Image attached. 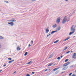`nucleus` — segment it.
I'll use <instances>...</instances> for the list:
<instances>
[{"label": "nucleus", "instance_id": "51", "mask_svg": "<svg viewBox=\"0 0 76 76\" xmlns=\"http://www.w3.org/2000/svg\"><path fill=\"white\" fill-rule=\"evenodd\" d=\"M69 20H68L67 22H69Z\"/></svg>", "mask_w": 76, "mask_h": 76}, {"label": "nucleus", "instance_id": "40", "mask_svg": "<svg viewBox=\"0 0 76 76\" xmlns=\"http://www.w3.org/2000/svg\"><path fill=\"white\" fill-rule=\"evenodd\" d=\"M32 74H34V73H35V72H32Z\"/></svg>", "mask_w": 76, "mask_h": 76}, {"label": "nucleus", "instance_id": "53", "mask_svg": "<svg viewBox=\"0 0 76 76\" xmlns=\"http://www.w3.org/2000/svg\"><path fill=\"white\" fill-rule=\"evenodd\" d=\"M67 16H66V17Z\"/></svg>", "mask_w": 76, "mask_h": 76}, {"label": "nucleus", "instance_id": "19", "mask_svg": "<svg viewBox=\"0 0 76 76\" xmlns=\"http://www.w3.org/2000/svg\"><path fill=\"white\" fill-rule=\"evenodd\" d=\"M53 54H54V53H53L50 56V57H53Z\"/></svg>", "mask_w": 76, "mask_h": 76}, {"label": "nucleus", "instance_id": "36", "mask_svg": "<svg viewBox=\"0 0 76 76\" xmlns=\"http://www.w3.org/2000/svg\"><path fill=\"white\" fill-rule=\"evenodd\" d=\"M36 0H32V1H36Z\"/></svg>", "mask_w": 76, "mask_h": 76}, {"label": "nucleus", "instance_id": "43", "mask_svg": "<svg viewBox=\"0 0 76 76\" xmlns=\"http://www.w3.org/2000/svg\"><path fill=\"white\" fill-rule=\"evenodd\" d=\"M63 57V55H62L60 57Z\"/></svg>", "mask_w": 76, "mask_h": 76}, {"label": "nucleus", "instance_id": "26", "mask_svg": "<svg viewBox=\"0 0 76 76\" xmlns=\"http://www.w3.org/2000/svg\"><path fill=\"white\" fill-rule=\"evenodd\" d=\"M70 51H68V52H67L66 53V54H69V53H70Z\"/></svg>", "mask_w": 76, "mask_h": 76}, {"label": "nucleus", "instance_id": "5", "mask_svg": "<svg viewBox=\"0 0 76 76\" xmlns=\"http://www.w3.org/2000/svg\"><path fill=\"white\" fill-rule=\"evenodd\" d=\"M9 25H11V26H13L14 23H13L11 22L10 23H8Z\"/></svg>", "mask_w": 76, "mask_h": 76}, {"label": "nucleus", "instance_id": "42", "mask_svg": "<svg viewBox=\"0 0 76 76\" xmlns=\"http://www.w3.org/2000/svg\"><path fill=\"white\" fill-rule=\"evenodd\" d=\"M66 1H68L69 0H65Z\"/></svg>", "mask_w": 76, "mask_h": 76}, {"label": "nucleus", "instance_id": "12", "mask_svg": "<svg viewBox=\"0 0 76 76\" xmlns=\"http://www.w3.org/2000/svg\"><path fill=\"white\" fill-rule=\"evenodd\" d=\"M57 29L58 31H60V29H61V27H60V26L58 27L57 28Z\"/></svg>", "mask_w": 76, "mask_h": 76}, {"label": "nucleus", "instance_id": "18", "mask_svg": "<svg viewBox=\"0 0 76 76\" xmlns=\"http://www.w3.org/2000/svg\"><path fill=\"white\" fill-rule=\"evenodd\" d=\"M52 65H53V63H50L48 65V67H50V66H52Z\"/></svg>", "mask_w": 76, "mask_h": 76}, {"label": "nucleus", "instance_id": "49", "mask_svg": "<svg viewBox=\"0 0 76 76\" xmlns=\"http://www.w3.org/2000/svg\"><path fill=\"white\" fill-rule=\"evenodd\" d=\"M56 65V64H54L53 65V66H55Z\"/></svg>", "mask_w": 76, "mask_h": 76}, {"label": "nucleus", "instance_id": "45", "mask_svg": "<svg viewBox=\"0 0 76 76\" xmlns=\"http://www.w3.org/2000/svg\"><path fill=\"white\" fill-rule=\"evenodd\" d=\"M75 37H76L75 36H74L73 37V38H75Z\"/></svg>", "mask_w": 76, "mask_h": 76}, {"label": "nucleus", "instance_id": "15", "mask_svg": "<svg viewBox=\"0 0 76 76\" xmlns=\"http://www.w3.org/2000/svg\"><path fill=\"white\" fill-rule=\"evenodd\" d=\"M31 63H32V61H30L28 62V63H27L26 64H31Z\"/></svg>", "mask_w": 76, "mask_h": 76}, {"label": "nucleus", "instance_id": "33", "mask_svg": "<svg viewBox=\"0 0 76 76\" xmlns=\"http://www.w3.org/2000/svg\"><path fill=\"white\" fill-rule=\"evenodd\" d=\"M72 73H70L69 75V76H71L72 75Z\"/></svg>", "mask_w": 76, "mask_h": 76}, {"label": "nucleus", "instance_id": "16", "mask_svg": "<svg viewBox=\"0 0 76 76\" xmlns=\"http://www.w3.org/2000/svg\"><path fill=\"white\" fill-rule=\"evenodd\" d=\"M58 68H55L53 69V71H56V70H58Z\"/></svg>", "mask_w": 76, "mask_h": 76}, {"label": "nucleus", "instance_id": "9", "mask_svg": "<svg viewBox=\"0 0 76 76\" xmlns=\"http://www.w3.org/2000/svg\"><path fill=\"white\" fill-rule=\"evenodd\" d=\"M17 51H19V50H20V48L19 46H18L17 47Z\"/></svg>", "mask_w": 76, "mask_h": 76}, {"label": "nucleus", "instance_id": "7", "mask_svg": "<svg viewBox=\"0 0 76 76\" xmlns=\"http://www.w3.org/2000/svg\"><path fill=\"white\" fill-rule=\"evenodd\" d=\"M70 38V37H68L66 39H65L64 40V41H67V40H68V39H69Z\"/></svg>", "mask_w": 76, "mask_h": 76}, {"label": "nucleus", "instance_id": "23", "mask_svg": "<svg viewBox=\"0 0 76 76\" xmlns=\"http://www.w3.org/2000/svg\"><path fill=\"white\" fill-rule=\"evenodd\" d=\"M67 47H65L64 48V49L63 50V51H64V50H66V49H67Z\"/></svg>", "mask_w": 76, "mask_h": 76}, {"label": "nucleus", "instance_id": "2", "mask_svg": "<svg viewBox=\"0 0 76 76\" xmlns=\"http://www.w3.org/2000/svg\"><path fill=\"white\" fill-rule=\"evenodd\" d=\"M74 26V25H72V26L71 30V31H72V32H70L69 33V35H72V34H73V33H74L75 32V28H73Z\"/></svg>", "mask_w": 76, "mask_h": 76}, {"label": "nucleus", "instance_id": "48", "mask_svg": "<svg viewBox=\"0 0 76 76\" xmlns=\"http://www.w3.org/2000/svg\"><path fill=\"white\" fill-rule=\"evenodd\" d=\"M2 70H0V72H2Z\"/></svg>", "mask_w": 76, "mask_h": 76}, {"label": "nucleus", "instance_id": "29", "mask_svg": "<svg viewBox=\"0 0 76 76\" xmlns=\"http://www.w3.org/2000/svg\"><path fill=\"white\" fill-rule=\"evenodd\" d=\"M26 76H30V75H29V74H27L26 75Z\"/></svg>", "mask_w": 76, "mask_h": 76}, {"label": "nucleus", "instance_id": "32", "mask_svg": "<svg viewBox=\"0 0 76 76\" xmlns=\"http://www.w3.org/2000/svg\"><path fill=\"white\" fill-rule=\"evenodd\" d=\"M58 60H60V57H58L57 58Z\"/></svg>", "mask_w": 76, "mask_h": 76}, {"label": "nucleus", "instance_id": "31", "mask_svg": "<svg viewBox=\"0 0 76 76\" xmlns=\"http://www.w3.org/2000/svg\"><path fill=\"white\" fill-rule=\"evenodd\" d=\"M48 70V69H46V70H45V72H47V70Z\"/></svg>", "mask_w": 76, "mask_h": 76}, {"label": "nucleus", "instance_id": "28", "mask_svg": "<svg viewBox=\"0 0 76 76\" xmlns=\"http://www.w3.org/2000/svg\"><path fill=\"white\" fill-rule=\"evenodd\" d=\"M75 12H73V13L70 14V15H71V14H72L73 15V14H74V13H75Z\"/></svg>", "mask_w": 76, "mask_h": 76}, {"label": "nucleus", "instance_id": "3", "mask_svg": "<svg viewBox=\"0 0 76 76\" xmlns=\"http://www.w3.org/2000/svg\"><path fill=\"white\" fill-rule=\"evenodd\" d=\"M61 20V18H60V17H58V18H57L56 20V22L57 23H60V22Z\"/></svg>", "mask_w": 76, "mask_h": 76}, {"label": "nucleus", "instance_id": "39", "mask_svg": "<svg viewBox=\"0 0 76 76\" xmlns=\"http://www.w3.org/2000/svg\"><path fill=\"white\" fill-rule=\"evenodd\" d=\"M31 45L29 44L28 45V47H31Z\"/></svg>", "mask_w": 76, "mask_h": 76}, {"label": "nucleus", "instance_id": "41", "mask_svg": "<svg viewBox=\"0 0 76 76\" xmlns=\"http://www.w3.org/2000/svg\"><path fill=\"white\" fill-rule=\"evenodd\" d=\"M16 71H15L14 73H13V74H15V73H16Z\"/></svg>", "mask_w": 76, "mask_h": 76}, {"label": "nucleus", "instance_id": "52", "mask_svg": "<svg viewBox=\"0 0 76 76\" xmlns=\"http://www.w3.org/2000/svg\"><path fill=\"white\" fill-rule=\"evenodd\" d=\"M12 19H14V18H12Z\"/></svg>", "mask_w": 76, "mask_h": 76}, {"label": "nucleus", "instance_id": "17", "mask_svg": "<svg viewBox=\"0 0 76 76\" xmlns=\"http://www.w3.org/2000/svg\"><path fill=\"white\" fill-rule=\"evenodd\" d=\"M59 41V40H56V41H55L54 42V43L55 44H56L57 42H58Z\"/></svg>", "mask_w": 76, "mask_h": 76}, {"label": "nucleus", "instance_id": "22", "mask_svg": "<svg viewBox=\"0 0 76 76\" xmlns=\"http://www.w3.org/2000/svg\"><path fill=\"white\" fill-rule=\"evenodd\" d=\"M0 39H4V37L0 36Z\"/></svg>", "mask_w": 76, "mask_h": 76}, {"label": "nucleus", "instance_id": "20", "mask_svg": "<svg viewBox=\"0 0 76 76\" xmlns=\"http://www.w3.org/2000/svg\"><path fill=\"white\" fill-rule=\"evenodd\" d=\"M68 61H69V59H67L66 60H65V63H66V62H67Z\"/></svg>", "mask_w": 76, "mask_h": 76}, {"label": "nucleus", "instance_id": "37", "mask_svg": "<svg viewBox=\"0 0 76 76\" xmlns=\"http://www.w3.org/2000/svg\"><path fill=\"white\" fill-rule=\"evenodd\" d=\"M48 69V70H49V71H50L51 70L50 69Z\"/></svg>", "mask_w": 76, "mask_h": 76}, {"label": "nucleus", "instance_id": "21", "mask_svg": "<svg viewBox=\"0 0 76 76\" xmlns=\"http://www.w3.org/2000/svg\"><path fill=\"white\" fill-rule=\"evenodd\" d=\"M27 54H28V52H26L25 53V54H24V56H26V55H27Z\"/></svg>", "mask_w": 76, "mask_h": 76}, {"label": "nucleus", "instance_id": "14", "mask_svg": "<svg viewBox=\"0 0 76 76\" xmlns=\"http://www.w3.org/2000/svg\"><path fill=\"white\" fill-rule=\"evenodd\" d=\"M13 61H14V60H13L12 61H10L9 62V64L12 63V62Z\"/></svg>", "mask_w": 76, "mask_h": 76}, {"label": "nucleus", "instance_id": "34", "mask_svg": "<svg viewBox=\"0 0 76 76\" xmlns=\"http://www.w3.org/2000/svg\"><path fill=\"white\" fill-rule=\"evenodd\" d=\"M72 15H73V14H72V15H69V17H70L71 16H72Z\"/></svg>", "mask_w": 76, "mask_h": 76}, {"label": "nucleus", "instance_id": "38", "mask_svg": "<svg viewBox=\"0 0 76 76\" xmlns=\"http://www.w3.org/2000/svg\"><path fill=\"white\" fill-rule=\"evenodd\" d=\"M6 66V64H4V67H5Z\"/></svg>", "mask_w": 76, "mask_h": 76}, {"label": "nucleus", "instance_id": "27", "mask_svg": "<svg viewBox=\"0 0 76 76\" xmlns=\"http://www.w3.org/2000/svg\"><path fill=\"white\" fill-rule=\"evenodd\" d=\"M5 2L7 3H9V1H5Z\"/></svg>", "mask_w": 76, "mask_h": 76}, {"label": "nucleus", "instance_id": "44", "mask_svg": "<svg viewBox=\"0 0 76 76\" xmlns=\"http://www.w3.org/2000/svg\"><path fill=\"white\" fill-rule=\"evenodd\" d=\"M49 36V35H48V34L47 35V37H48Z\"/></svg>", "mask_w": 76, "mask_h": 76}, {"label": "nucleus", "instance_id": "8", "mask_svg": "<svg viewBox=\"0 0 76 76\" xmlns=\"http://www.w3.org/2000/svg\"><path fill=\"white\" fill-rule=\"evenodd\" d=\"M48 29V27L46 29V32L47 34H48V32H49V30Z\"/></svg>", "mask_w": 76, "mask_h": 76}, {"label": "nucleus", "instance_id": "50", "mask_svg": "<svg viewBox=\"0 0 76 76\" xmlns=\"http://www.w3.org/2000/svg\"><path fill=\"white\" fill-rule=\"evenodd\" d=\"M49 35L50 36V35H51V34H49Z\"/></svg>", "mask_w": 76, "mask_h": 76}, {"label": "nucleus", "instance_id": "6", "mask_svg": "<svg viewBox=\"0 0 76 76\" xmlns=\"http://www.w3.org/2000/svg\"><path fill=\"white\" fill-rule=\"evenodd\" d=\"M8 21H9V22H16V20L14 19V20H8Z\"/></svg>", "mask_w": 76, "mask_h": 76}, {"label": "nucleus", "instance_id": "25", "mask_svg": "<svg viewBox=\"0 0 76 76\" xmlns=\"http://www.w3.org/2000/svg\"><path fill=\"white\" fill-rule=\"evenodd\" d=\"M8 60H11L12 58H8Z\"/></svg>", "mask_w": 76, "mask_h": 76}, {"label": "nucleus", "instance_id": "1", "mask_svg": "<svg viewBox=\"0 0 76 76\" xmlns=\"http://www.w3.org/2000/svg\"><path fill=\"white\" fill-rule=\"evenodd\" d=\"M70 64V62L67 63L63 65L62 70H66L68 68L67 66Z\"/></svg>", "mask_w": 76, "mask_h": 76}, {"label": "nucleus", "instance_id": "10", "mask_svg": "<svg viewBox=\"0 0 76 76\" xmlns=\"http://www.w3.org/2000/svg\"><path fill=\"white\" fill-rule=\"evenodd\" d=\"M53 28H56L57 27V25L56 24H55L54 25L52 26Z\"/></svg>", "mask_w": 76, "mask_h": 76}, {"label": "nucleus", "instance_id": "4", "mask_svg": "<svg viewBox=\"0 0 76 76\" xmlns=\"http://www.w3.org/2000/svg\"><path fill=\"white\" fill-rule=\"evenodd\" d=\"M67 20L66 19V18L64 19L62 21V23L64 24L65 23H66V22L67 21Z\"/></svg>", "mask_w": 76, "mask_h": 76}, {"label": "nucleus", "instance_id": "47", "mask_svg": "<svg viewBox=\"0 0 76 76\" xmlns=\"http://www.w3.org/2000/svg\"><path fill=\"white\" fill-rule=\"evenodd\" d=\"M71 53H73V51L72 50V51H71Z\"/></svg>", "mask_w": 76, "mask_h": 76}, {"label": "nucleus", "instance_id": "35", "mask_svg": "<svg viewBox=\"0 0 76 76\" xmlns=\"http://www.w3.org/2000/svg\"><path fill=\"white\" fill-rule=\"evenodd\" d=\"M72 76H75V74H73L72 75Z\"/></svg>", "mask_w": 76, "mask_h": 76}, {"label": "nucleus", "instance_id": "24", "mask_svg": "<svg viewBox=\"0 0 76 76\" xmlns=\"http://www.w3.org/2000/svg\"><path fill=\"white\" fill-rule=\"evenodd\" d=\"M58 73V71H57L55 72V75H57V73Z\"/></svg>", "mask_w": 76, "mask_h": 76}, {"label": "nucleus", "instance_id": "11", "mask_svg": "<svg viewBox=\"0 0 76 76\" xmlns=\"http://www.w3.org/2000/svg\"><path fill=\"white\" fill-rule=\"evenodd\" d=\"M57 32V31H53L52 32H51V34H54V33H55V32Z\"/></svg>", "mask_w": 76, "mask_h": 76}, {"label": "nucleus", "instance_id": "46", "mask_svg": "<svg viewBox=\"0 0 76 76\" xmlns=\"http://www.w3.org/2000/svg\"><path fill=\"white\" fill-rule=\"evenodd\" d=\"M1 45L0 44V48H1Z\"/></svg>", "mask_w": 76, "mask_h": 76}, {"label": "nucleus", "instance_id": "30", "mask_svg": "<svg viewBox=\"0 0 76 76\" xmlns=\"http://www.w3.org/2000/svg\"><path fill=\"white\" fill-rule=\"evenodd\" d=\"M31 44H33V43H34V42H33V41L32 40V41H31Z\"/></svg>", "mask_w": 76, "mask_h": 76}, {"label": "nucleus", "instance_id": "13", "mask_svg": "<svg viewBox=\"0 0 76 76\" xmlns=\"http://www.w3.org/2000/svg\"><path fill=\"white\" fill-rule=\"evenodd\" d=\"M72 57H76V53H75L73 54Z\"/></svg>", "mask_w": 76, "mask_h": 76}]
</instances>
